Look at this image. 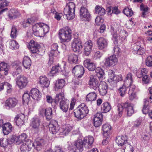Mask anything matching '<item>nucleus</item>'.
<instances>
[{"label":"nucleus","instance_id":"1","mask_svg":"<svg viewBox=\"0 0 152 152\" xmlns=\"http://www.w3.org/2000/svg\"><path fill=\"white\" fill-rule=\"evenodd\" d=\"M49 30V26L43 23H37L33 26V33L36 36L43 37Z\"/></svg>","mask_w":152,"mask_h":152},{"label":"nucleus","instance_id":"2","mask_svg":"<svg viewBox=\"0 0 152 152\" xmlns=\"http://www.w3.org/2000/svg\"><path fill=\"white\" fill-rule=\"evenodd\" d=\"M75 5L73 2H69L67 4L64 9V17L68 20L73 19L75 17Z\"/></svg>","mask_w":152,"mask_h":152},{"label":"nucleus","instance_id":"3","mask_svg":"<svg viewBox=\"0 0 152 152\" xmlns=\"http://www.w3.org/2000/svg\"><path fill=\"white\" fill-rule=\"evenodd\" d=\"M58 34L62 42H68L71 39L72 31L68 27H64L60 29Z\"/></svg>","mask_w":152,"mask_h":152},{"label":"nucleus","instance_id":"4","mask_svg":"<svg viewBox=\"0 0 152 152\" xmlns=\"http://www.w3.org/2000/svg\"><path fill=\"white\" fill-rule=\"evenodd\" d=\"M89 112L88 107L85 104H81L74 110V115L77 118L81 119L85 117Z\"/></svg>","mask_w":152,"mask_h":152},{"label":"nucleus","instance_id":"5","mask_svg":"<svg viewBox=\"0 0 152 152\" xmlns=\"http://www.w3.org/2000/svg\"><path fill=\"white\" fill-rule=\"evenodd\" d=\"M118 114L120 117H121V116L122 114L124 109H126L127 112V115L128 116H131L134 112L133 105L128 102H126L124 103H122L121 104H118Z\"/></svg>","mask_w":152,"mask_h":152},{"label":"nucleus","instance_id":"6","mask_svg":"<svg viewBox=\"0 0 152 152\" xmlns=\"http://www.w3.org/2000/svg\"><path fill=\"white\" fill-rule=\"evenodd\" d=\"M58 45L57 43L53 44L52 45L51 50L48 54L50 58L48 64L50 66L53 62V56H57L59 53L58 50Z\"/></svg>","mask_w":152,"mask_h":152},{"label":"nucleus","instance_id":"7","mask_svg":"<svg viewBox=\"0 0 152 152\" xmlns=\"http://www.w3.org/2000/svg\"><path fill=\"white\" fill-rule=\"evenodd\" d=\"M15 80L16 85L21 89L25 88L28 83L27 78L23 75L18 76Z\"/></svg>","mask_w":152,"mask_h":152},{"label":"nucleus","instance_id":"8","mask_svg":"<svg viewBox=\"0 0 152 152\" xmlns=\"http://www.w3.org/2000/svg\"><path fill=\"white\" fill-rule=\"evenodd\" d=\"M82 42L80 39L75 38L71 44V47L74 52H80L82 49Z\"/></svg>","mask_w":152,"mask_h":152},{"label":"nucleus","instance_id":"9","mask_svg":"<svg viewBox=\"0 0 152 152\" xmlns=\"http://www.w3.org/2000/svg\"><path fill=\"white\" fill-rule=\"evenodd\" d=\"M102 82L98 80L93 75H91L89 77L88 83L90 88L96 90Z\"/></svg>","mask_w":152,"mask_h":152},{"label":"nucleus","instance_id":"10","mask_svg":"<svg viewBox=\"0 0 152 152\" xmlns=\"http://www.w3.org/2000/svg\"><path fill=\"white\" fill-rule=\"evenodd\" d=\"M72 72L75 77L81 78L84 73V67L80 65H77L73 69Z\"/></svg>","mask_w":152,"mask_h":152},{"label":"nucleus","instance_id":"11","mask_svg":"<svg viewBox=\"0 0 152 152\" xmlns=\"http://www.w3.org/2000/svg\"><path fill=\"white\" fill-rule=\"evenodd\" d=\"M28 47L32 53L37 54L38 55L39 49L40 47L39 44L34 41L31 40Z\"/></svg>","mask_w":152,"mask_h":152},{"label":"nucleus","instance_id":"12","mask_svg":"<svg viewBox=\"0 0 152 152\" xmlns=\"http://www.w3.org/2000/svg\"><path fill=\"white\" fill-rule=\"evenodd\" d=\"M80 15L81 18L84 20L88 21L91 15L88 10L84 7H82L80 12Z\"/></svg>","mask_w":152,"mask_h":152},{"label":"nucleus","instance_id":"13","mask_svg":"<svg viewBox=\"0 0 152 152\" xmlns=\"http://www.w3.org/2000/svg\"><path fill=\"white\" fill-rule=\"evenodd\" d=\"M128 139V137L126 135L118 136L116 138V142L118 145L123 146V147L128 143L127 142Z\"/></svg>","mask_w":152,"mask_h":152},{"label":"nucleus","instance_id":"14","mask_svg":"<svg viewBox=\"0 0 152 152\" xmlns=\"http://www.w3.org/2000/svg\"><path fill=\"white\" fill-rule=\"evenodd\" d=\"M40 121L38 118H33L31 123L33 130L35 133H38L40 131Z\"/></svg>","mask_w":152,"mask_h":152},{"label":"nucleus","instance_id":"15","mask_svg":"<svg viewBox=\"0 0 152 152\" xmlns=\"http://www.w3.org/2000/svg\"><path fill=\"white\" fill-rule=\"evenodd\" d=\"M103 115L101 113H97L94 115V124L96 127L100 126L102 121Z\"/></svg>","mask_w":152,"mask_h":152},{"label":"nucleus","instance_id":"16","mask_svg":"<svg viewBox=\"0 0 152 152\" xmlns=\"http://www.w3.org/2000/svg\"><path fill=\"white\" fill-rule=\"evenodd\" d=\"M117 61L118 60L116 56L113 55L106 59L105 65L107 66H113L117 64Z\"/></svg>","mask_w":152,"mask_h":152},{"label":"nucleus","instance_id":"17","mask_svg":"<svg viewBox=\"0 0 152 152\" xmlns=\"http://www.w3.org/2000/svg\"><path fill=\"white\" fill-rule=\"evenodd\" d=\"M93 45L92 41L91 40H88L85 43L83 53L85 55L88 56L90 54L92 50Z\"/></svg>","mask_w":152,"mask_h":152},{"label":"nucleus","instance_id":"18","mask_svg":"<svg viewBox=\"0 0 152 152\" xmlns=\"http://www.w3.org/2000/svg\"><path fill=\"white\" fill-rule=\"evenodd\" d=\"M39 112L41 115H45L46 119L48 120H49L51 118L52 110L51 108L49 107L46 109L42 108L40 110Z\"/></svg>","mask_w":152,"mask_h":152},{"label":"nucleus","instance_id":"19","mask_svg":"<svg viewBox=\"0 0 152 152\" xmlns=\"http://www.w3.org/2000/svg\"><path fill=\"white\" fill-rule=\"evenodd\" d=\"M107 40L103 37H100L97 41V45L99 50L105 49L107 47Z\"/></svg>","mask_w":152,"mask_h":152},{"label":"nucleus","instance_id":"20","mask_svg":"<svg viewBox=\"0 0 152 152\" xmlns=\"http://www.w3.org/2000/svg\"><path fill=\"white\" fill-rule=\"evenodd\" d=\"M10 68V66L4 62L0 63V75L2 76L1 74H4L5 75L8 73V71Z\"/></svg>","mask_w":152,"mask_h":152},{"label":"nucleus","instance_id":"21","mask_svg":"<svg viewBox=\"0 0 152 152\" xmlns=\"http://www.w3.org/2000/svg\"><path fill=\"white\" fill-rule=\"evenodd\" d=\"M49 130L53 134H56L59 131L60 128L57 123L55 121H53L49 125Z\"/></svg>","mask_w":152,"mask_h":152},{"label":"nucleus","instance_id":"22","mask_svg":"<svg viewBox=\"0 0 152 152\" xmlns=\"http://www.w3.org/2000/svg\"><path fill=\"white\" fill-rule=\"evenodd\" d=\"M84 65L90 71H94L96 67L95 64L89 59H87L84 61Z\"/></svg>","mask_w":152,"mask_h":152},{"label":"nucleus","instance_id":"23","mask_svg":"<svg viewBox=\"0 0 152 152\" xmlns=\"http://www.w3.org/2000/svg\"><path fill=\"white\" fill-rule=\"evenodd\" d=\"M30 94L32 98L35 100H38L41 97V94L37 89H32L30 91Z\"/></svg>","mask_w":152,"mask_h":152},{"label":"nucleus","instance_id":"24","mask_svg":"<svg viewBox=\"0 0 152 152\" xmlns=\"http://www.w3.org/2000/svg\"><path fill=\"white\" fill-rule=\"evenodd\" d=\"M24 118V115L23 114H18L15 118L14 122L18 126H21L24 124V122L23 121Z\"/></svg>","mask_w":152,"mask_h":152},{"label":"nucleus","instance_id":"25","mask_svg":"<svg viewBox=\"0 0 152 152\" xmlns=\"http://www.w3.org/2000/svg\"><path fill=\"white\" fill-rule=\"evenodd\" d=\"M100 94L102 96L105 95L107 93L108 86L106 83L104 81L101 83L99 86L98 88Z\"/></svg>","mask_w":152,"mask_h":152},{"label":"nucleus","instance_id":"26","mask_svg":"<svg viewBox=\"0 0 152 152\" xmlns=\"http://www.w3.org/2000/svg\"><path fill=\"white\" fill-rule=\"evenodd\" d=\"M69 103V100L67 99L60 102L59 106L60 109L64 112H66L68 110Z\"/></svg>","mask_w":152,"mask_h":152},{"label":"nucleus","instance_id":"27","mask_svg":"<svg viewBox=\"0 0 152 152\" xmlns=\"http://www.w3.org/2000/svg\"><path fill=\"white\" fill-rule=\"evenodd\" d=\"M45 145V141L42 139H37L34 142V148L37 151H40Z\"/></svg>","mask_w":152,"mask_h":152},{"label":"nucleus","instance_id":"28","mask_svg":"<svg viewBox=\"0 0 152 152\" xmlns=\"http://www.w3.org/2000/svg\"><path fill=\"white\" fill-rule=\"evenodd\" d=\"M68 61L70 63L75 64L77 63L78 60V56L74 53H70L67 55Z\"/></svg>","mask_w":152,"mask_h":152},{"label":"nucleus","instance_id":"29","mask_svg":"<svg viewBox=\"0 0 152 152\" xmlns=\"http://www.w3.org/2000/svg\"><path fill=\"white\" fill-rule=\"evenodd\" d=\"M39 82L41 85L44 87H48L50 84V81L46 77L41 76L39 78Z\"/></svg>","mask_w":152,"mask_h":152},{"label":"nucleus","instance_id":"30","mask_svg":"<svg viewBox=\"0 0 152 152\" xmlns=\"http://www.w3.org/2000/svg\"><path fill=\"white\" fill-rule=\"evenodd\" d=\"M94 141V138L92 136L85 137L83 140L84 145L86 148H90Z\"/></svg>","mask_w":152,"mask_h":152},{"label":"nucleus","instance_id":"31","mask_svg":"<svg viewBox=\"0 0 152 152\" xmlns=\"http://www.w3.org/2000/svg\"><path fill=\"white\" fill-rule=\"evenodd\" d=\"M18 101L15 98H10L5 102V105L10 108L15 107L17 104Z\"/></svg>","mask_w":152,"mask_h":152},{"label":"nucleus","instance_id":"32","mask_svg":"<svg viewBox=\"0 0 152 152\" xmlns=\"http://www.w3.org/2000/svg\"><path fill=\"white\" fill-rule=\"evenodd\" d=\"M3 132L4 135H7L10 133L12 130V127L9 123H5L3 126Z\"/></svg>","mask_w":152,"mask_h":152},{"label":"nucleus","instance_id":"33","mask_svg":"<svg viewBox=\"0 0 152 152\" xmlns=\"http://www.w3.org/2000/svg\"><path fill=\"white\" fill-rule=\"evenodd\" d=\"M65 84V81L63 79H58L55 85V89L57 91L58 89L62 88Z\"/></svg>","mask_w":152,"mask_h":152},{"label":"nucleus","instance_id":"34","mask_svg":"<svg viewBox=\"0 0 152 152\" xmlns=\"http://www.w3.org/2000/svg\"><path fill=\"white\" fill-rule=\"evenodd\" d=\"M72 128V127L69 124H66L63 126L62 132H61L60 134L66 135L71 131Z\"/></svg>","mask_w":152,"mask_h":152},{"label":"nucleus","instance_id":"35","mask_svg":"<svg viewBox=\"0 0 152 152\" xmlns=\"http://www.w3.org/2000/svg\"><path fill=\"white\" fill-rule=\"evenodd\" d=\"M21 65V64L20 62H18L15 64L14 66L15 69V71L12 73L13 76H16L22 72V67Z\"/></svg>","mask_w":152,"mask_h":152},{"label":"nucleus","instance_id":"36","mask_svg":"<svg viewBox=\"0 0 152 152\" xmlns=\"http://www.w3.org/2000/svg\"><path fill=\"white\" fill-rule=\"evenodd\" d=\"M23 64L24 67L26 69H29L31 65V61L30 58L28 56L24 57Z\"/></svg>","mask_w":152,"mask_h":152},{"label":"nucleus","instance_id":"37","mask_svg":"<svg viewBox=\"0 0 152 152\" xmlns=\"http://www.w3.org/2000/svg\"><path fill=\"white\" fill-rule=\"evenodd\" d=\"M111 108L110 104L108 102H105L102 105L101 110L103 113H106L109 112Z\"/></svg>","mask_w":152,"mask_h":152},{"label":"nucleus","instance_id":"38","mask_svg":"<svg viewBox=\"0 0 152 152\" xmlns=\"http://www.w3.org/2000/svg\"><path fill=\"white\" fill-rule=\"evenodd\" d=\"M66 99L64 97V94L63 92L59 93L56 96L53 103V106H55L57 102L59 101L60 102L61 101H63V100H65Z\"/></svg>","mask_w":152,"mask_h":152},{"label":"nucleus","instance_id":"39","mask_svg":"<svg viewBox=\"0 0 152 152\" xmlns=\"http://www.w3.org/2000/svg\"><path fill=\"white\" fill-rule=\"evenodd\" d=\"M97 94L95 92H93L88 94L86 98V101L88 102H92L96 99Z\"/></svg>","mask_w":152,"mask_h":152},{"label":"nucleus","instance_id":"40","mask_svg":"<svg viewBox=\"0 0 152 152\" xmlns=\"http://www.w3.org/2000/svg\"><path fill=\"white\" fill-rule=\"evenodd\" d=\"M133 82L132 75L131 73L129 72L127 75L125 79L124 80V83L125 84L129 86Z\"/></svg>","mask_w":152,"mask_h":152},{"label":"nucleus","instance_id":"41","mask_svg":"<svg viewBox=\"0 0 152 152\" xmlns=\"http://www.w3.org/2000/svg\"><path fill=\"white\" fill-rule=\"evenodd\" d=\"M19 14V12L17 10L12 9L9 12L8 16L10 19H14L18 17Z\"/></svg>","mask_w":152,"mask_h":152},{"label":"nucleus","instance_id":"42","mask_svg":"<svg viewBox=\"0 0 152 152\" xmlns=\"http://www.w3.org/2000/svg\"><path fill=\"white\" fill-rule=\"evenodd\" d=\"M62 71H63V70L61 69V66L58 64L52 67L50 71V74H52V75H53L57 72H62Z\"/></svg>","mask_w":152,"mask_h":152},{"label":"nucleus","instance_id":"43","mask_svg":"<svg viewBox=\"0 0 152 152\" xmlns=\"http://www.w3.org/2000/svg\"><path fill=\"white\" fill-rule=\"evenodd\" d=\"M83 143L82 140L79 139L76 141L74 143V146L80 151H82L83 150Z\"/></svg>","mask_w":152,"mask_h":152},{"label":"nucleus","instance_id":"44","mask_svg":"<svg viewBox=\"0 0 152 152\" xmlns=\"http://www.w3.org/2000/svg\"><path fill=\"white\" fill-rule=\"evenodd\" d=\"M96 14L100 16H103L105 13V10L103 7L99 6H97L95 8Z\"/></svg>","mask_w":152,"mask_h":152},{"label":"nucleus","instance_id":"45","mask_svg":"<svg viewBox=\"0 0 152 152\" xmlns=\"http://www.w3.org/2000/svg\"><path fill=\"white\" fill-rule=\"evenodd\" d=\"M111 129V126L108 124H105L102 126V129L104 136L107 137L106 135H108L107 133L110 131Z\"/></svg>","mask_w":152,"mask_h":152},{"label":"nucleus","instance_id":"46","mask_svg":"<svg viewBox=\"0 0 152 152\" xmlns=\"http://www.w3.org/2000/svg\"><path fill=\"white\" fill-rule=\"evenodd\" d=\"M129 86L126 85L124 83L122 87H120L119 89V93L121 96H123L125 94L127 88Z\"/></svg>","mask_w":152,"mask_h":152},{"label":"nucleus","instance_id":"47","mask_svg":"<svg viewBox=\"0 0 152 152\" xmlns=\"http://www.w3.org/2000/svg\"><path fill=\"white\" fill-rule=\"evenodd\" d=\"M144 102L143 106L142 111L143 114H146L148 112L149 101L147 99H144Z\"/></svg>","mask_w":152,"mask_h":152},{"label":"nucleus","instance_id":"48","mask_svg":"<svg viewBox=\"0 0 152 152\" xmlns=\"http://www.w3.org/2000/svg\"><path fill=\"white\" fill-rule=\"evenodd\" d=\"M140 9L142 11L141 16L143 18L145 17V16L148 13V8L147 6H145L143 4H142L140 5Z\"/></svg>","mask_w":152,"mask_h":152},{"label":"nucleus","instance_id":"49","mask_svg":"<svg viewBox=\"0 0 152 152\" xmlns=\"http://www.w3.org/2000/svg\"><path fill=\"white\" fill-rule=\"evenodd\" d=\"M123 150L122 152H133L134 149L133 146L128 143L126 145V146L123 147Z\"/></svg>","mask_w":152,"mask_h":152},{"label":"nucleus","instance_id":"50","mask_svg":"<svg viewBox=\"0 0 152 152\" xmlns=\"http://www.w3.org/2000/svg\"><path fill=\"white\" fill-rule=\"evenodd\" d=\"M10 47L12 50L17 49L19 48V45L17 42L15 40H10L9 41Z\"/></svg>","mask_w":152,"mask_h":152},{"label":"nucleus","instance_id":"51","mask_svg":"<svg viewBox=\"0 0 152 152\" xmlns=\"http://www.w3.org/2000/svg\"><path fill=\"white\" fill-rule=\"evenodd\" d=\"M30 96H31V94H30V93L28 94L27 92H25L22 97L23 102L28 103L29 101Z\"/></svg>","mask_w":152,"mask_h":152},{"label":"nucleus","instance_id":"52","mask_svg":"<svg viewBox=\"0 0 152 152\" xmlns=\"http://www.w3.org/2000/svg\"><path fill=\"white\" fill-rule=\"evenodd\" d=\"M96 75L99 78H101L104 75V73L103 70L99 67H97L95 69Z\"/></svg>","mask_w":152,"mask_h":152},{"label":"nucleus","instance_id":"53","mask_svg":"<svg viewBox=\"0 0 152 152\" xmlns=\"http://www.w3.org/2000/svg\"><path fill=\"white\" fill-rule=\"evenodd\" d=\"M123 12L126 16L129 17L132 16L133 14V12L132 9L127 7L124 9Z\"/></svg>","mask_w":152,"mask_h":152},{"label":"nucleus","instance_id":"54","mask_svg":"<svg viewBox=\"0 0 152 152\" xmlns=\"http://www.w3.org/2000/svg\"><path fill=\"white\" fill-rule=\"evenodd\" d=\"M27 135L25 133H23L18 136L17 141L22 142H23L24 141L26 142L27 141Z\"/></svg>","mask_w":152,"mask_h":152},{"label":"nucleus","instance_id":"55","mask_svg":"<svg viewBox=\"0 0 152 152\" xmlns=\"http://www.w3.org/2000/svg\"><path fill=\"white\" fill-rule=\"evenodd\" d=\"M34 21L31 19H28L24 20L22 22V26L23 27L28 26L30 24H32Z\"/></svg>","mask_w":152,"mask_h":152},{"label":"nucleus","instance_id":"56","mask_svg":"<svg viewBox=\"0 0 152 152\" xmlns=\"http://www.w3.org/2000/svg\"><path fill=\"white\" fill-rule=\"evenodd\" d=\"M108 75L110 79L108 80L110 83H111V84H112V81H113L114 79L115 76V75L114 74V71L113 70H110L108 71Z\"/></svg>","mask_w":152,"mask_h":152},{"label":"nucleus","instance_id":"57","mask_svg":"<svg viewBox=\"0 0 152 152\" xmlns=\"http://www.w3.org/2000/svg\"><path fill=\"white\" fill-rule=\"evenodd\" d=\"M25 143L27 145V147H28V151H30L32 147H34V142L31 140H28Z\"/></svg>","mask_w":152,"mask_h":152},{"label":"nucleus","instance_id":"58","mask_svg":"<svg viewBox=\"0 0 152 152\" xmlns=\"http://www.w3.org/2000/svg\"><path fill=\"white\" fill-rule=\"evenodd\" d=\"M122 80V77L121 75L115 76L113 81H112L113 86H114L116 85V83L117 81H121Z\"/></svg>","mask_w":152,"mask_h":152},{"label":"nucleus","instance_id":"59","mask_svg":"<svg viewBox=\"0 0 152 152\" xmlns=\"http://www.w3.org/2000/svg\"><path fill=\"white\" fill-rule=\"evenodd\" d=\"M17 30L15 26L12 27L10 36L12 38H15L17 36Z\"/></svg>","mask_w":152,"mask_h":152},{"label":"nucleus","instance_id":"60","mask_svg":"<svg viewBox=\"0 0 152 152\" xmlns=\"http://www.w3.org/2000/svg\"><path fill=\"white\" fill-rule=\"evenodd\" d=\"M145 63L146 65L148 66H152V56H148L147 58Z\"/></svg>","mask_w":152,"mask_h":152},{"label":"nucleus","instance_id":"61","mask_svg":"<svg viewBox=\"0 0 152 152\" xmlns=\"http://www.w3.org/2000/svg\"><path fill=\"white\" fill-rule=\"evenodd\" d=\"M8 144L7 139H0V145L1 146L5 147Z\"/></svg>","mask_w":152,"mask_h":152},{"label":"nucleus","instance_id":"62","mask_svg":"<svg viewBox=\"0 0 152 152\" xmlns=\"http://www.w3.org/2000/svg\"><path fill=\"white\" fill-rule=\"evenodd\" d=\"M5 88L7 89V92L8 93H10L12 90L11 85L7 82H5Z\"/></svg>","mask_w":152,"mask_h":152},{"label":"nucleus","instance_id":"63","mask_svg":"<svg viewBox=\"0 0 152 152\" xmlns=\"http://www.w3.org/2000/svg\"><path fill=\"white\" fill-rule=\"evenodd\" d=\"M8 2L6 0H1L0 3V9H4V8L7 6Z\"/></svg>","mask_w":152,"mask_h":152},{"label":"nucleus","instance_id":"64","mask_svg":"<svg viewBox=\"0 0 152 152\" xmlns=\"http://www.w3.org/2000/svg\"><path fill=\"white\" fill-rule=\"evenodd\" d=\"M113 37L115 40V41L117 42L118 39H121V38L122 37L121 36L120 34L118 35L117 32H115L113 33Z\"/></svg>","mask_w":152,"mask_h":152}]
</instances>
